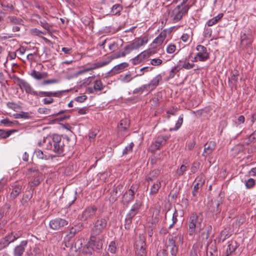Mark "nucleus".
I'll return each instance as SVG.
<instances>
[{"instance_id":"f257e3e1","label":"nucleus","mask_w":256,"mask_h":256,"mask_svg":"<svg viewBox=\"0 0 256 256\" xmlns=\"http://www.w3.org/2000/svg\"><path fill=\"white\" fill-rule=\"evenodd\" d=\"M68 136L62 138L58 134H54L50 140H48L46 148L51 150L58 155H64L66 148V142H68Z\"/></svg>"},{"instance_id":"f03ea898","label":"nucleus","mask_w":256,"mask_h":256,"mask_svg":"<svg viewBox=\"0 0 256 256\" xmlns=\"http://www.w3.org/2000/svg\"><path fill=\"white\" fill-rule=\"evenodd\" d=\"M203 220L201 214L192 213L188 220V232L190 236H192L195 232H200L202 229V222Z\"/></svg>"},{"instance_id":"7ed1b4c3","label":"nucleus","mask_w":256,"mask_h":256,"mask_svg":"<svg viewBox=\"0 0 256 256\" xmlns=\"http://www.w3.org/2000/svg\"><path fill=\"white\" fill-rule=\"evenodd\" d=\"M109 218L107 216L98 217L93 224L91 234L93 236H99L108 227Z\"/></svg>"},{"instance_id":"20e7f679","label":"nucleus","mask_w":256,"mask_h":256,"mask_svg":"<svg viewBox=\"0 0 256 256\" xmlns=\"http://www.w3.org/2000/svg\"><path fill=\"white\" fill-rule=\"evenodd\" d=\"M198 52L194 57L193 62H206L210 58V54L206 47L202 45H198L196 47Z\"/></svg>"},{"instance_id":"39448f33","label":"nucleus","mask_w":256,"mask_h":256,"mask_svg":"<svg viewBox=\"0 0 256 256\" xmlns=\"http://www.w3.org/2000/svg\"><path fill=\"white\" fill-rule=\"evenodd\" d=\"M240 45L242 50L246 49L248 53L252 51V36L250 34H246L244 32H241L240 34Z\"/></svg>"},{"instance_id":"423d86ee","label":"nucleus","mask_w":256,"mask_h":256,"mask_svg":"<svg viewBox=\"0 0 256 256\" xmlns=\"http://www.w3.org/2000/svg\"><path fill=\"white\" fill-rule=\"evenodd\" d=\"M138 187L136 185L132 184L130 188L126 190L122 196V203L124 206H128L134 200V194L137 191Z\"/></svg>"},{"instance_id":"0eeeda50","label":"nucleus","mask_w":256,"mask_h":256,"mask_svg":"<svg viewBox=\"0 0 256 256\" xmlns=\"http://www.w3.org/2000/svg\"><path fill=\"white\" fill-rule=\"evenodd\" d=\"M98 210V208L91 205L86 207L81 214L79 215V218L82 221H86L88 219L92 218L96 215Z\"/></svg>"},{"instance_id":"6e6552de","label":"nucleus","mask_w":256,"mask_h":256,"mask_svg":"<svg viewBox=\"0 0 256 256\" xmlns=\"http://www.w3.org/2000/svg\"><path fill=\"white\" fill-rule=\"evenodd\" d=\"M145 238L143 236H140L138 240L135 242L136 253L137 256H146V249Z\"/></svg>"},{"instance_id":"1a4fd4ad","label":"nucleus","mask_w":256,"mask_h":256,"mask_svg":"<svg viewBox=\"0 0 256 256\" xmlns=\"http://www.w3.org/2000/svg\"><path fill=\"white\" fill-rule=\"evenodd\" d=\"M68 224V222L65 219L56 218L50 221L49 227L54 230H60Z\"/></svg>"},{"instance_id":"9d476101","label":"nucleus","mask_w":256,"mask_h":256,"mask_svg":"<svg viewBox=\"0 0 256 256\" xmlns=\"http://www.w3.org/2000/svg\"><path fill=\"white\" fill-rule=\"evenodd\" d=\"M154 50L150 49L144 50L134 58L131 59L130 60L133 65H136L143 62L145 59L148 58L151 55L154 54Z\"/></svg>"},{"instance_id":"9b49d317","label":"nucleus","mask_w":256,"mask_h":256,"mask_svg":"<svg viewBox=\"0 0 256 256\" xmlns=\"http://www.w3.org/2000/svg\"><path fill=\"white\" fill-rule=\"evenodd\" d=\"M97 236H93L91 234L90 240L88 242L89 246H92L93 250L99 252L102 247V240L96 238Z\"/></svg>"},{"instance_id":"f8f14e48","label":"nucleus","mask_w":256,"mask_h":256,"mask_svg":"<svg viewBox=\"0 0 256 256\" xmlns=\"http://www.w3.org/2000/svg\"><path fill=\"white\" fill-rule=\"evenodd\" d=\"M18 84L20 88H24L26 93L30 94L34 96H38V92L34 90L31 86L24 80L19 78H17Z\"/></svg>"},{"instance_id":"ddd939ff","label":"nucleus","mask_w":256,"mask_h":256,"mask_svg":"<svg viewBox=\"0 0 256 256\" xmlns=\"http://www.w3.org/2000/svg\"><path fill=\"white\" fill-rule=\"evenodd\" d=\"M148 38L146 36L136 38L134 40L128 42L133 50H138L140 46L146 44Z\"/></svg>"},{"instance_id":"4468645a","label":"nucleus","mask_w":256,"mask_h":256,"mask_svg":"<svg viewBox=\"0 0 256 256\" xmlns=\"http://www.w3.org/2000/svg\"><path fill=\"white\" fill-rule=\"evenodd\" d=\"M222 204L221 200H212L208 204V208L210 212L215 214H219L221 210L219 206Z\"/></svg>"},{"instance_id":"2eb2a0df","label":"nucleus","mask_w":256,"mask_h":256,"mask_svg":"<svg viewBox=\"0 0 256 256\" xmlns=\"http://www.w3.org/2000/svg\"><path fill=\"white\" fill-rule=\"evenodd\" d=\"M130 121L127 118L122 120L118 125V132L119 134L124 136L130 127Z\"/></svg>"},{"instance_id":"dca6fc26","label":"nucleus","mask_w":256,"mask_h":256,"mask_svg":"<svg viewBox=\"0 0 256 256\" xmlns=\"http://www.w3.org/2000/svg\"><path fill=\"white\" fill-rule=\"evenodd\" d=\"M204 151L202 156L206 158L209 156L214 150L216 146V143L214 141L208 142L204 145Z\"/></svg>"},{"instance_id":"f3484780","label":"nucleus","mask_w":256,"mask_h":256,"mask_svg":"<svg viewBox=\"0 0 256 256\" xmlns=\"http://www.w3.org/2000/svg\"><path fill=\"white\" fill-rule=\"evenodd\" d=\"M108 61L100 62H97L94 63L92 64L93 66L92 67L90 68H86L78 71L77 72V74L78 75L82 74H84L85 72H89L92 70H94V69H95L96 68H99L102 67L103 66H106V65L108 64L111 62V61H110V58H108Z\"/></svg>"},{"instance_id":"a211bd4d","label":"nucleus","mask_w":256,"mask_h":256,"mask_svg":"<svg viewBox=\"0 0 256 256\" xmlns=\"http://www.w3.org/2000/svg\"><path fill=\"white\" fill-rule=\"evenodd\" d=\"M166 36V30L162 31L159 35L154 40L151 46L152 48H155L158 46H160L164 40H165Z\"/></svg>"},{"instance_id":"6ab92c4d","label":"nucleus","mask_w":256,"mask_h":256,"mask_svg":"<svg viewBox=\"0 0 256 256\" xmlns=\"http://www.w3.org/2000/svg\"><path fill=\"white\" fill-rule=\"evenodd\" d=\"M27 244V240L22 241L19 245L14 248V256H22Z\"/></svg>"},{"instance_id":"aec40b11","label":"nucleus","mask_w":256,"mask_h":256,"mask_svg":"<svg viewBox=\"0 0 256 256\" xmlns=\"http://www.w3.org/2000/svg\"><path fill=\"white\" fill-rule=\"evenodd\" d=\"M166 244V251L170 250V252L169 256H176L178 248L175 244V240L173 238H169Z\"/></svg>"},{"instance_id":"412c9836","label":"nucleus","mask_w":256,"mask_h":256,"mask_svg":"<svg viewBox=\"0 0 256 256\" xmlns=\"http://www.w3.org/2000/svg\"><path fill=\"white\" fill-rule=\"evenodd\" d=\"M128 64L127 62H122L119 64L114 66L109 72L108 74L110 76H112L116 74H119L122 72L124 68L128 67Z\"/></svg>"},{"instance_id":"4be33fe9","label":"nucleus","mask_w":256,"mask_h":256,"mask_svg":"<svg viewBox=\"0 0 256 256\" xmlns=\"http://www.w3.org/2000/svg\"><path fill=\"white\" fill-rule=\"evenodd\" d=\"M162 80V76L160 74L156 75L154 78L148 84H146L148 86V90H153L158 86L160 82Z\"/></svg>"},{"instance_id":"5701e85b","label":"nucleus","mask_w":256,"mask_h":256,"mask_svg":"<svg viewBox=\"0 0 256 256\" xmlns=\"http://www.w3.org/2000/svg\"><path fill=\"white\" fill-rule=\"evenodd\" d=\"M28 74L32 78L36 80H40L47 78L48 76V74L46 72H40L36 71L34 70H32Z\"/></svg>"},{"instance_id":"b1692460","label":"nucleus","mask_w":256,"mask_h":256,"mask_svg":"<svg viewBox=\"0 0 256 256\" xmlns=\"http://www.w3.org/2000/svg\"><path fill=\"white\" fill-rule=\"evenodd\" d=\"M22 186L21 184H15L12 186V191L10 194V198L14 200L22 192Z\"/></svg>"},{"instance_id":"393cba45","label":"nucleus","mask_w":256,"mask_h":256,"mask_svg":"<svg viewBox=\"0 0 256 256\" xmlns=\"http://www.w3.org/2000/svg\"><path fill=\"white\" fill-rule=\"evenodd\" d=\"M239 246V244L236 240H230L228 242L226 255L230 256Z\"/></svg>"},{"instance_id":"a878e982","label":"nucleus","mask_w":256,"mask_h":256,"mask_svg":"<svg viewBox=\"0 0 256 256\" xmlns=\"http://www.w3.org/2000/svg\"><path fill=\"white\" fill-rule=\"evenodd\" d=\"M239 72L236 70H234L231 73L230 78H228V83L234 86H236L238 82V77L239 76Z\"/></svg>"},{"instance_id":"bb28decb","label":"nucleus","mask_w":256,"mask_h":256,"mask_svg":"<svg viewBox=\"0 0 256 256\" xmlns=\"http://www.w3.org/2000/svg\"><path fill=\"white\" fill-rule=\"evenodd\" d=\"M160 173V171L158 170H154L150 172L149 174L146 177V182L148 183V186L150 184V182H152L158 176Z\"/></svg>"},{"instance_id":"cd10ccee","label":"nucleus","mask_w":256,"mask_h":256,"mask_svg":"<svg viewBox=\"0 0 256 256\" xmlns=\"http://www.w3.org/2000/svg\"><path fill=\"white\" fill-rule=\"evenodd\" d=\"M31 177L32 178V179L30 182V187L38 186L42 180V173L40 174H36Z\"/></svg>"},{"instance_id":"c85d7f7f","label":"nucleus","mask_w":256,"mask_h":256,"mask_svg":"<svg viewBox=\"0 0 256 256\" xmlns=\"http://www.w3.org/2000/svg\"><path fill=\"white\" fill-rule=\"evenodd\" d=\"M176 8L178 10V12L176 16H183L186 14L190 8L188 5L186 4V3H182V2H181V6L178 5Z\"/></svg>"},{"instance_id":"c756f323","label":"nucleus","mask_w":256,"mask_h":256,"mask_svg":"<svg viewBox=\"0 0 256 256\" xmlns=\"http://www.w3.org/2000/svg\"><path fill=\"white\" fill-rule=\"evenodd\" d=\"M164 144V140H161V138H158L154 143L150 146L151 151L154 152L156 150H159L162 146Z\"/></svg>"},{"instance_id":"7c9ffc66","label":"nucleus","mask_w":256,"mask_h":256,"mask_svg":"<svg viewBox=\"0 0 256 256\" xmlns=\"http://www.w3.org/2000/svg\"><path fill=\"white\" fill-rule=\"evenodd\" d=\"M142 206V202L139 200H136L135 203L132 206L130 210H129L130 212L136 215Z\"/></svg>"},{"instance_id":"2f4dec72","label":"nucleus","mask_w":256,"mask_h":256,"mask_svg":"<svg viewBox=\"0 0 256 256\" xmlns=\"http://www.w3.org/2000/svg\"><path fill=\"white\" fill-rule=\"evenodd\" d=\"M208 256H218V250L216 244H212L208 246L207 249Z\"/></svg>"},{"instance_id":"473e14b6","label":"nucleus","mask_w":256,"mask_h":256,"mask_svg":"<svg viewBox=\"0 0 256 256\" xmlns=\"http://www.w3.org/2000/svg\"><path fill=\"white\" fill-rule=\"evenodd\" d=\"M84 228V226L82 224H78L72 227L70 230V237L73 236L76 234L81 231Z\"/></svg>"},{"instance_id":"72a5a7b5","label":"nucleus","mask_w":256,"mask_h":256,"mask_svg":"<svg viewBox=\"0 0 256 256\" xmlns=\"http://www.w3.org/2000/svg\"><path fill=\"white\" fill-rule=\"evenodd\" d=\"M161 187V182L157 180L156 182L152 184L150 188V194L154 195L158 193V190Z\"/></svg>"},{"instance_id":"f704fd0d","label":"nucleus","mask_w":256,"mask_h":256,"mask_svg":"<svg viewBox=\"0 0 256 256\" xmlns=\"http://www.w3.org/2000/svg\"><path fill=\"white\" fill-rule=\"evenodd\" d=\"M32 197V192L30 190L26 191L24 194H23L22 198L21 200V204L22 205H24L26 204Z\"/></svg>"},{"instance_id":"c9c22d12","label":"nucleus","mask_w":256,"mask_h":256,"mask_svg":"<svg viewBox=\"0 0 256 256\" xmlns=\"http://www.w3.org/2000/svg\"><path fill=\"white\" fill-rule=\"evenodd\" d=\"M122 186H118L114 188L111 192L112 196L111 199L113 201H116L117 198L120 196Z\"/></svg>"},{"instance_id":"e433bc0d","label":"nucleus","mask_w":256,"mask_h":256,"mask_svg":"<svg viewBox=\"0 0 256 256\" xmlns=\"http://www.w3.org/2000/svg\"><path fill=\"white\" fill-rule=\"evenodd\" d=\"M122 10V6L120 4H115L112 6L111 10L112 15L120 14V12Z\"/></svg>"},{"instance_id":"4c0bfd02","label":"nucleus","mask_w":256,"mask_h":256,"mask_svg":"<svg viewBox=\"0 0 256 256\" xmlns=\"http://www.w3.org/2000/svg\"><path fill=\"white\" fill-rule=\"evenodd\" d=\"M34 153L36 156L39 159L48 160L50 158V156L44 154L42 150L38 149L36 150Z\"/></svg>"},{"instance_id":"58836bf2","label":"nucleus","mask_w":256,"mask_h":256,"mask_svg":"<svg viewBox=\"0 0 256 256\" xmlns=\"http://www.w3.org/2000/svg\"><path fill=\"white\" fill-rule=\"evenodd\" d=\"M16 130H0V138H8L10 135L14 132H16Z\"/></svg>"},{"instance_id":"ea45409f","label":"nucleus","mask_w":256,"mask_h":256,"mask_svg":"<svg viewBox=\"0 0 256 256\" xmlns=\"http://www.w3.org/2000/svg\"><path fill=\"white\" fill-rule=\"evenodd\" d=\"M245 140L244 144L246 145L256 142V130L246 138Z\"/></svg>"},{"instance_id":"a19ab883","label":"nucleus","mask_w":256,"mask_h":256,"mask_svg":"<svg viewBox=\"0 0 256 256\" xmlns=\"http://www.w3.org/2000/svg\"><path fill=\"white\" fill-rule=\"evenodd\" d=\"M84 241V239L80 238H78L76 241L74 242V244L72 246V248L74 249V251L77 252L78 250H80L82 247V243Z\"/></svg>"},{"instance_id":"79ce46f5","label":"nucleus","mask_w":256,"mask_h":256,"mask_svg":"<svg viewBox=\"0 0 256 256\" xmlns=\"http://www.w3.org/2000/svg\"><path fill=\"white\" fill-rule=\"evenodd\" d=\"M126 55V52L124 51H118L114 54L108 57V58H110V61H112L114 59L118 58L121 57H124Z\"/></svg>"},{"instance_id":"37998d69","label":"nucleus","mask_w":256,"mask_h":256,"mask_svg":"<svg viewBox=\"0 0 256 256\" xmlns=\"http://www.w3.org/2000/svg\"><path fill=\"white\" fill-rule=\"evenodd\" d=\"M200 252L201 250L198 246L197 245H194L190 250V256H201Z\"/></svg>"},{"instance_id":"c03bdc74","label":"nucleus","mask_w":256,"mask_h":256,"mask_svg":"<svg viewBox=\"0 0 256 256\" xmlns=\"http://www.w3.org/2000/svg\"><path fill=\"white\" fill-rule=\"evenodd\" d=\"M148 88L146 84H144L138 88H135L133 92V94H142L145 90H148Z\"/></svg>"},{"instance_id":"a18cd8bd","label":"nucleus","mask_w":256,"mask_h":256,"mask_svg":"<svg viewBox=\"0 0 256 256\" xmlns=\"http://www.w3.org/2000/svg\"><path fill=\"white\" fill-rule=\"evenodd\" d=\"M183 123V115L182 114L180 116L175 124V126L174 128H170V131L174 130L176 131L178 130L180 126H182V124Z\"/></svg>"},{"instance_id":"49530a36","label":"nucleus","mask_w":256,"mask_h":256,"mask_svg":"<svg viewBox=\"0 0 256 256\" xmlns=\"http://www.w3.org/2000/svg\"><path fill=\"white\" fill-rule=\"evenodd\" d=\"M13 116L15 118L28 119L30 118V114L27 112H21L20 113L14 114Z\"/></svg>"},{"instance_id":"de8ad7c7","label":"nucleus","mask_w":256,"mask_h":256,"mask_svg":"<svg viewBox=\"0 0 256 256\" xmlns=\"http://www.w3.org/2000/svg\"><path fill=\"white\" fill-rule=\"evenodd\" d=\"M103 84L100 80H96L94 81V89L95 91H101L104 88Z\"/></svg>"},{"instance_id":"09e8293b","label":"nucleus","mask_w":256,"mask_h":256,"mask_svg":"<svg viewBox=\"0 0 256 256\" xmlns=\"http://www.w3.org/2000/svg\"><path fill=\"white\" fill-rule=\"evenodd\" d=\"M38 18L40 20L39 21H38V23L40 24V25L47 31H50V28L51 27V26L50 24H48L44 20H41V17Z\"/></svg>"},{"instance_id":"8fccbe9b","label":"nucleus","mask_w":256,"mask_h":256,"mask_svg":"<svg viewBox=\"0 0 256 256\" xmlns=\"http://www.w3.org/2000/svg\"><path fill=\"white\" fill-rule=\"evenodd\" d=\"M14 238H12L10 234H8L4 238L1 239V240L4 242V244L8 246L9 244L12 242H14Z\"/></svg>"},{"instance_id":"3c124183","label":"nucleus","mask_w":256,"mask_h":256,"mask_svg":"<svg viewBox=\"0 0 256 256\" xmlns=\"http://www.w3.org/2000/svg\"><path fill=\"white\" fill-rule=\"evenodd\" d=\"M10 22L13 24H24V20L19 17H10Z\"/></svg>"},{"instance_id":"603ef678","label":"nucleus","mask_w":256,"mask_h":256,"mask_svg":"<svg viewBox=\"0 0 256 256\" xmlns=\"http://www.w3.org/2000/svg\"><path fill=\"white\" fill-rule=\"evenodd\" d=\"M205 182V179L204 175L202 174H200L195 179V180L194 181V184H199V186H203Z\"/></svg>"},{"instance_id":"864d4df0","label":"nucleus","mask_w":256,"mask_h":256,"mask_svg":"<svg viewBox=\"0 0 256 256\" xmlns=\"http://www.w3.org/2000/svg\"><path fill=\"white\" fill-rule=\"evenodd\" d=\"M40 173L38 168H32L28 169L27 174L29 175L30 176H32L36 174H40Z\"/></svg>"},{"instance_id":"5fc2aeb1","label":"nucleus","mask_w":256,"mask_h":256,"mask_svg":"<svg viewBox=\"0 0 256 256\" xmlns=\"http://www.w3.org/2000/svg\"><path fill=\"white\" fill-rule=\"evenodd\" d=\"M134 146V144L132 142H130L129 145L126 146L124 149V150L122 152V154L123 155H126L130 153H131L132 152V148Z\"/></svg>"},{"instance_id":"6e6d98bb","label":"nucleus","mask_w":256,"mask_h":256,"mask_svg":"<svg viewBox=\"0 0 256 256\" xmlns=\"http://www.w3.org/2000/svg\"><path fill=\"white\" fill-rule=\"evenodd\" d=\"M222 18V17H214L207 22L206 24L208 26H212L219 22Z\"/></svg>"},{"instance_id":"4d7b16f0","label":"nucleus","mask_w":256,"mask_h":256,"mask_svg":"<svg viewBox=\"0 0 256 256\" xmlns=\"http://www.w3.org/2000/svg\"><path fill=\"white\" fill-rule=\"evenodd\" d=\"M256 184V181L254 178H250L246 181L245 185L247 188H252Z\"/></svg>"},{"instance_id":"13d9d810","label":"nucleus","mask_w":256,"mask_h":256,"mask_svg":"<svg viewBox=\"0 0 256 256\" xmlns=\"http://www.w3.org/2000/svg\"><path fill=\"white\" fill-rule=\"evenodd\" d=\"M69 90H61L58 92H50V96H54V97H61L63 94L66 92H68Z\"/></svg>"},{"instance_id":"bf43d9fd","label":"nucleus","mask_w":256,"mask_h":256,"mask_svg":"<svg viewBox=\"0 0 256 256\" xmlns=\"http://www.w3.org/2000/svg\"><path fill=\"white\" fill-rule=\"evenodd\" d=\"M169 238H173V240H175L176 244V242H179L180 244H182L183 242V236L180 234H178L176 236H172Z\"/></svg>"},{"instance_id":"052dcab7","label":"nucleus","mask_w":256,"mask_h":256,"mask_svg":"<svg viewBox=\"0 0 256 256\" xmlns=\"http://www.w3.org/2000/svg\"><path fill=\"white\" fill-rule=\"evenodd\" d=\"M187 167L184 164H182L179 168L176 170V174L178 176H182L184 174V172L186 171Z\"/></svg>"},{"instance_id":"680f3d73","label":"nucleus","mask_w":256,"mask_h":256,"mask_svg":"<svg viewBox=\"0 0 256 256\" xmlns=\"http://www.w3.org/2000/svg\"><path fill=\"white\" fill-rule=\"evenodd\" d=\"M202 186H199V184H194L193 190L192 192V195L194 197L196 198L197 197L198 194V190L201 188Z\"/></svg>"},{"instance_id":"e2e57ef3","label":"nucleus","mask_w":256,"mask_h":256,"mask_svg":"<svg viewBox=\"0 0 256 256\" xmlns=\"http://www.w3.org/2000/svg\"><path fill=\"white\" fill-rule=\"evenodd\" d=\"M230 236V235L227 233L226 231H222L220 234L219 238L220 240H221L222 242H224L226 239L228 238Z\"/></svg>"},{"instance_id":"0e129e2a","label":"nucleus","mask_w":256,"mask_h":256,"mask_svg":"<svg viewBox=\"0 0 256 256\" xmlns=\"http://www.w3.org/2000/svg\"><path fill=\"white\" fill-rule=\"evenodd\" d=\"M178 216V212L176 210H175L174 213L172 214V223L170 225V226L168 227L169 228H172L173 227V226L177 222Z\"/></svg>"},{"instance_id":"69168bd1","label":"nucleus","mask_w":256,"mask_h":256,"mask_svg":"<svg viewBox=\"0 0 256 256\" xmlns=\"http://www.w3.org/2000/svg\"><path fill=\"white\" fill-rule=\"evenodd\" d=\"M154 69L153 67L145 66L140 69V74H137L136 76H142L145 72H148L152 71Z\"/></svg>"},{"instance_id":"338daca9","label":"nucleus","mask_w":256,"mask_h":256,"mask_svg":"<svg viewBox=\"0 0 256 256\" xmlns=\"http://www.w3.org/2000/svg\"><path fill=\"white\" fill-rule=\"evenodd\" d=\"M30 33L32 35L37 36H40L42 34H46V32H42L36 28L31 29Z\"/></svg>"},{"instance_id":"774afa93","label":"nucleus","mask_w":256,"mask_h":256,"mask_svg":"<svg viewBox=\"0 0 256 256\" xmlns=\"http://www.w3.org/2000/svg\"><path fill=\"white\" fill-rule=\"evenodd\" d=\"M178 72V70L174 66L172 68L169 72V75L167 80H168L172 78L174 76L175 74Z\"/></svg>"}]
</instances>
